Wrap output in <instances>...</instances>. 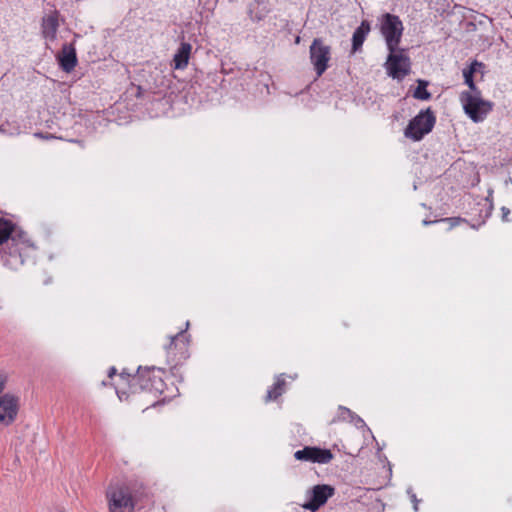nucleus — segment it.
I'll return each instance as SVG.
<instances>
[{
  "label": "nucleus",
  "mask_w": 512,
  "mask_h": 512,
  "mask_svg": "<svg viewBox=\"0 0 512 512\" xmlns=\"http://www.w3.org/2000/svg\"><path fill=\"white\" fill-rule=\"evenodd\" d=\"M150 389H154L155 391L161 392L162 391V381H161V379L159 378L158 381H154L151 384V388Z\"/></svg>",
  "instance_id": "obj_19"
},
{
  "label": "nucleus",
  "mask_w": 512,
  "mask_h": 512,
  "mask_svg": "<svg viewBox=\"0 0 512 512\" xmlns=\"http://www.w3.org/2000/svg\"><path fill=\"white\" fill-rule=\"evenodd\" d=\"M13 230V225L10 221L0 219V244L6 241Z\"/></svg>",
  "instance_id": "obj_16"
},
{
  "label": "nucleus",
  "mask_w": 512,
  "mask_h": 512,
  "mask_svg": "<svg viewBox=\"0 0 512 512\" xmlns=\"http://www.w3.org/2000/svg\"><path fill=\"white\" fill-rule=\"evenodd\" d=\"M428 83L423 80H418V86L415 89L413 96L416 99L420 100H428L431 97V94L427 91Z\"/></svg>",
  "instance_id": "obj_15"
},
{
  "label": "nucleus",
  "mask_w": 512,
  "mask_h": 512,
  "mask_svg": "<svg viewBox=\"0 0 512 512\" xmlns=\"http://www.w3.org/2000/svg\"><path fill=\"white\" fill-rule=\"evenodd\" d=\"M7 382V375L3 372H0V396H2V392L5 388Z\"/></svg>",
  "instance_id": "obj_18"
},
{
  "label": "nucleus",
  "mask_w": 512,
  "mask_h": 512,
  "mask_svg": "<svg viewBox=\"0 0 512 512\" xmlns=\"http://www.w3.org/2000/svg\"><path fill=\"white\" fill-rule=\"evenodd\" d=\"M308 494L310 495V500L304 503L302 507L311 512H316L335 494V488L328 484H318L313 486L308 491Z\"/></svg>",
  "instance_id": "obj_7"
},
{
  "label": "nucleus",
  "mask_w": 512,
  "mask_h": 512,
  "mask_svg": "<svg viewBox=\"0 0 512 512\" xmlns=\"http://www.w3.org/2000/svg\"><path fill=\"white\" fill-rule=\"evenodd\" d=\"M284 385V380H278L274 387L268 391L267 400L276 399L278 396L282 394V386Z\"/></svg>",
  "instance_id": "obj_17"
},
{
  "label": "nucleus",
  "mask_w": 512,
  "mask_h": 512,
  "mask_svg": "<svg viewBox=\"0 0 512 512\" xmlns=\"http://www.w3.org/2000/svg\"><path fill=\"white\" fill-rule=\"evenodd\" d=\"M435 124V117L430 109L421 111L414 117L407 128L405 129V136L419 141L424 135L428 134Z\"/></svg>",
  "instance_id": "obj_5"
},
{
  "label": "nucleus",
  "mask_w": 512,
  "mask_h": 512,
  "mask_svg": "<svg viewBox=\"0 0 512 512\" xmlns=\"http://www.w3.org/2000/svg\"><path fill=\"white\" fill-rule=\"evenodd\" d=\"M482 63L474 61L471 63L469 68H466L463 70V77L465 84L469 87V91H477L478 89L475 86V83L473 81V74L477 71L478 67H481Z\"/></svg>",
  "instance_id": "obj_14"
},
{
  "label": "nucleus",
  "mask_w": 512,
  "mask_h": 512,
  "mask_svg": "<svg viewBox=\"0 0 512 512\" xmlns=\"http://www.w3.org/2000/svg\"><path fill=\"white\" fill-rule=\"evenodd\" d=\"M299 42H300V37L298 36V37H296V39H295V43H296V44H298Z\"/></svg>",
  "instance_id": "obj_24"
},
{
  "label": "nucleus",
  "mask_w": 512,
  "mask_h": 512,
  "mask_svg": "<svg viewBox=\"0 0 512 512\" xmlns=\"http://www.w3.org/2000/svg\"><path fill=\"white\" fill-rule=\"evenodd\" d=\"M192 46L190 43L183 42L180 44L177 52L173 57V65L175 69H185L189 63Z\"/></svg>",
  "instance_id": "obj_12"
},
{
  "label": "nucleus",
  "mask_w": 512,
  "mask_h": 512,
  "mask_svg": "<svg viewBox=\"0 0 512 512\" xmlns=\"http://www.w3.org/2000/svg\"><path fill=\"white\" fill-rule=\"evenodd\" d=\"M501 210H502V214H503V215H502L503 220L507 221V220H508V218H507V217H508V215H509V213H510L509 209H508V208H506V207H502V209H501Z\"/></svg>",
  "instance_id": "obj_20"
},
{
  "label": "nucleus",
  "mask_w": 512,
  "mask_h": 512,
  "mask_svg": "<svg viewBox=\"0 0 512 512\" xmlns=\"http://www.w3.org/2000/svg\"><path fill=\"white\" fill-rule=\"evenodd\" d=\"M110 512H134L135 500L125 484L110 485L106 492Z\"/></svg>",
  "instance_id": "obj_2"
},
{
  "label": "nucleus",
  "mask_w": 512,
  "mask_h": 512,
  "mask_svg": "<svg viewBox=\"0 0 512 512\" xmlns=\"http://www.w3.org/2000/svg\"><path fill=\"white\" fill-rule=\"evenodd\" d=\"M59 65L63 71L69 73L77 65L76 49L73 44H64L58 55Z\"/></svg>",
  "instance_id": "obj_10"
},
{
  "label": "nucleus",
  "mask_w": 512,
  "mask_h": 512,
  "mask_svg": "<svg viewBox=\"0 0 512 512\" xmlns=\"http://www.w3.org/2000/svg\"><path fill=\"white\" fill-rule=\"evenodd\" d=\"M389 54L384 64L388 76L402 80L410 72V59L404 49H388Z\"/></svg>",
  "instance_id": "obj_4"
},
{
  "label": "nucleus",
  "mask_w": 512,
  "mask_h": 512,
  "mask_svg": "<svg viewBox=\"0 0 512 512\" xmlns=\"http://www.w3.org/2000/svg\"><path fill=\"white\" fill-rule=\"evenodd\" d=\"M460 102L465 114L475 123L482 122L493 108V103L483 99L479 90L463 91Z\"/></svg>",
  "instance_id": "obj_1"
},
{
  "label": "nucleus",
  "mask_w": 512,
  "mask_h": 512,
  "mask_svg": "<svg viewBox=\"0 0 512 512\" xmlns=\"http://www.w3.org/2000/svg\"><path fill=\"white\" fill-rule=\"evenodd\" d=\"M114 373H115V369H114V368H112V369H111V371H110V373H109V376L111 377Z\"/></svg>",
  "instance_id": "obj_23"
},
{
  "label": "nucleus",
  "mask_w": 512,
  "mask_h": 512,
  "mask_svg": "<svg viewBox=\"0 0 512 512\" xmlns=\"http://www.w3.org/2000/svg\"><path fill=\"white\" fill-rule=\"evenodd\" d=\"M370 31V25L368 22L363 21L360 26L354 31L352 37V49L357 51L363 44L366 35Z\"/></svg>",
  "instance_id": "obj_13"
},
{
  "label": "nucleus",
  "mask_w": 512,
  "mask_h": 512,
  "mask_svg": "<svg viewBox=\"0 0 512 512\" xmlns=\"http://www.w3.org/2000/svg\"><path fill=\"white\" fill-rule=\"evenodd\" d=\"M310 61L317 76H321L329 67L331 47L321 38H315L309 48Z\"/></svg>",
  "instance_id": "obj_6"
},
{
  "label": "nucleus",
  "mask_w": 512,
  "mask_h": 512,
  "mask_svg": "<svg viewBox=\"0 0 512 512\" xmlns=\"http://www.w3.org/2000/svg\"><path fill=\"white\" fill-rule=\"evenodd\" d=\"M294 457L300 461L327 464L332 460L333 454L328 449L305 447L302 450L296 451Z\"/></svg>",
  "instance_id": "obj_9"
},
{
  "label": "nucleus",
  "mask_w": 512,
  "mask_h": 512,
  "mask_svg": "<svg viewBox=\"0 0 512 512\" xmlns=\"http://www.w3.org/2000/svg\"><path fill=\"white\" fill-rule=\"evenodd\" d=\"M149 372L153 374V377H154V378H156L155 373H156V372H158V373H159V372H160V370H159V369L157 370V369H155V368H152Z\"/></svg>",
  "instance_id": "obj_21"
},
{
  "label": "nucleus",
  "mask_w": 512,
  "mask_h": 512,
  "mask_svg": "<svg viewBox=\"0 0 512 512\" xmlns=\"http://www.w3.org/2000/svg\"><path fill=\"white\" fill-rule=\"evenodd\" d=\"M19 410V398L11 393L0 396V424H11Z\"/></svg>",
  "instance_id": "obj_8"
},
{
  "label": "nucleus",
  "mask_w": 512,
  "mask_h": 512,
  "mask_svg": "<svg viewBox=\"0 0 512 512\" xmlns=\"http://www.w3.org/2000/svg\"><path fill=\"white\" fill-rule=\"evenodd\" d=\"M59 27L58 12L53 11L42 18V35L46 40L54 41Z\"/></svg>",
  "instance_id": "obj_11"
},
{
  "label": "nucleus",
  "mask_w": 512,
  "mask_h": 512,
  "mask_svg": "<svg viewBox=\"0 0 512 512\" xmlns=\"http://www.w3.org/2000/svg\"><path fill=\"white\" fill-rule=\"evenodd\" d=\"M379 29L385 39L387 49L398 47L403 34V24L396 15L385 13L379 18Z\"/></svg>",
  "instance_id": "obj_3"
},
{
  "label": "nucleus",
  "mask_w": 512,
  "mask_h": 512,
  "mask_svg": "<svg viewBox=\"0 0 512 512\" xmlns=\"http://www.w3.org/2000/svg\"><path fill=\"white\" fill-rule=\"evenodd\" d=\"M449 220L452 221V222L456 221V219H454V218H450Z\"/></svg>",
  "instance_id": "obj_25"
},
{
  "label": "nucleus",
  "mask_w": 512,
  "mask_h": 512,
  "mask_svg": "<svg viewBox=\"0 0 512 512\" xmlns=\"http://www.w3.org/2000/svg\"><path fill=\"white\" fill-rule=\"evenodd\" d=\"M340 410L342 411V413H347V414L350 413L349 409H346V408H340Z\"/></svg>",
  "instance_id": "obj_22"
}]
</instances>
